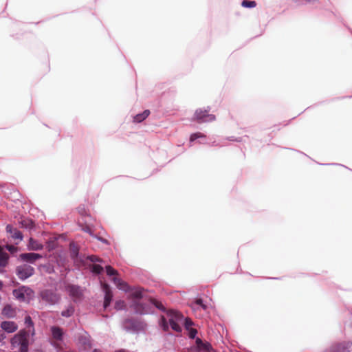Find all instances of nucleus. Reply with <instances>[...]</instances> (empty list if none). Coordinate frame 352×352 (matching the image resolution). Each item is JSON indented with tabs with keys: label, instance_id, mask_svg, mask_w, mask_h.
<instances>
[{
	"label": "nucleus",
	"instance_id": "nucleus-6",
	"mask_svg": "<svg viewBox=\"0 0 352 352\" xmlns=\"http://www.w3.org/2000/svg\"><path fill=\"white\" fill-rule=\"evenodd\" d=\"M144 327L142 322L134 319H126L122 322V328L131 333H137Z\"/></svg>",
	"mask_w": 352,
	"mask_h": 352
},
{
	"label": "nucleus",
	"instance_id": "nucleus-24",
	"mask_svg": "<svg viewBox=\"0 0 352 352\" xmlns=\"http://www.w3.org/2000/svg\"><path fill=\"white\" fill-rule=\"evenodd\" d=\"M198 138H206V135L199 132L195 133L190 135V142H192Z\"/></svg>",
	"mask_w": 352,
	"mask_h": 352
},
{
	"label": "nucleus",
	"instance_id": "nucleus-12",
	"mask_svg": "<svg viewBox=\"0 0 352 352\" xmlns=\"http://www.w3.org/2000/svg\"><path fill=\"white\" fill-rule=\"evenodd\" d=\"M6 230L12 239H17L19 241L23 240V234L17 228H13L12 226L8 224L6 226Z\"/></svg>",
	"mask_w": 352,
	"mask_h": 352
},
{
	"label": "nucleus",
	"instance_id": "nucleus-27",
	"mask_svg": "<svg viewBox=\"0 0 352 352\" xmlns=\"http://www.w3.org/2000/svg\"><path fill=\"white\" fill-rule=\"evenodd\" d=\"M106 272L109 276H115L118 274V272L110 265L106 266Z\"/></svg>",
	"mask_w": 352,
	"mask_h": 352
},
{
	"label": "nucleus",
	"instance_id": "nucleus-8",
	"mask_svg": "<svg viewBox=\"0 0 352 352\" xmlns=\"http://www.w3.org/2000/svg\"><path fill=\"white\" fill-rule=\"evenodd\" d=\"M34 273V269L33 267L28 265H22L18 266L16 269V274L18 278L21 280L32 276Z\"/></svg>",
	"mask_w": 352,
	"mask_h": 352
},
{
	"label": "nucleus",
	"instance_id": "nucleus-41",
	"mask_svg": "<svg viewBox=\"0 0 352 352\" xmlns=\"http://www.w3.org/2000/svg\"><path fill=\"white\" fill-rule=\"evenodd\" d=\"M92 352H102V351L98 349H94Z\"/></svg>",
	"mask_w": 352,
	"mask_h": 352
},
{
	"label": "nucleus",
	"instance_id": "nucleus-32",
	"mask_svg": "<svg viewBox=\"0 0 352 352\" xmlns=\"http://www.w3.org/2000/svg\"><path fill=\"white\" fill-rule=\"evenodd\" d=\"M211 348V345L209 343H204V344L201 345L200 349H203L207 351H209Z\"/></svg>",
	"mask_w": 352,
	"mask_h": 352
},
{
	"label": "nucleus",
	"instance_id": "nucleus-21",
	"mask_svg": "<svg viewBox=\"0 0 352 352\" xmlns=\"http://www.w3.org/2000/svg\"><path fill=\"white\" fill-rule=\"evenodd\" d=\"M74 312V307L70 305L67 306V307L66 308L65 310H63L61 312V316L63 317L68 318V317L72 316L73 315Z\"/></svg>",
	"mask_w": 352,
	"mask_h": 352
},
{
	"label": "nucleus",
	"instance_id": "nucleus-14",
	"mask_svg": "<svg viewBox=\"0 0 352 352\" xmlns=\"http://www.w3.org/2000/svg\"><path fill=\"white\" fill-rule=\"evenodd\" d=\"M1 329L7 333H13L17 329V324L13 321H3L1 324Z\"/></svg>",
	"mask_w": 352,
	"mask_h": 352
},
{
	"label": "nucleus",
	"instance_id": "nucleus-40",
	"mask_svg": "<svg viewBox=\"0 0 352 352\" xmlns=\"http://www.w3.org/2000/svg\"><path fill=\"white\" fill-rule=\"evenodd\" d=\"M3 287V283L0 280V290L2 289Z\"/></svg>",
	"mask_w": 352,
	"mask_h": 352
},
{
	"label": "nucleus",
	"instance_id": "nucleus-9",
	"mask_svg": "<svg viewBox=\"0 0 352 352\" xmlns=\"http://www.w3.org/2000/svg\"><path fill=\"white\" fill-rule=\"evenodd\" d=\"M351 349L352 342L349 341L333 344L324 352H350Z\"/></svg>",
	"mask_w": 352,
	"mask_h": 352
},
{
	"label": "nucleus",
	"instance_id": "nucleus-28",
	"mask_svg": "<svg viewBox=\"0 0 352 352\" xmlns=\"http://www.w3.org/2000/svg\"><path fill=\"white\" fill-rule=\"evenodd\" d=\"M80 342L85 345V348H91V344L89 340L87 337H82L80 338Z\"/></svg>",
	"mask_w": 352,
	"mask_h": 352
},
{
	"label": "nucleus",
	"instance_id": "nucleus-29",
	"mask_svg": "<svg viewBox=\"0 0 352 352\" xmlns=\"http://www.w3.org/2000/svg\"><path fill=\"white\" fill-rule=\"evenodd\" d=\"M189 331L188 336L191 339H194L197 333V331L195 329H188Z\"/></svg>",
	"mask_w": 352,
	"mask_h": 352
},
{
	"label": "nucleus",
	"instance_id": "nucleus-1",
	"mask_svg": "<svg viewBox=\"0 0 352 352\" xmlns=\"http://www.w3.org/2000/svg\"><path fill=\"white\" fill-rule=\"evenodd\" d=\"M184 322L185 328L186 329H191L192 326V321L184 316L177 311L169 310L165 316H162L160 320V325L164 331H168L169 327L176 332H181L182 330V324Z\"/></svg>",
	"mask_w": 352,
	"mask_h": 352
},
{
	"label": "nucleus",
	"instance_id": "nucleus-31",
	"mask_svg": "<svg viewBox=\"0 0 352 352\" xmlns=\"http://www.w3.org/2000/svg\"><path fill=\"white\" fill-rule=\"evenodd\" d=\"M88 258L89 261H91V262H100V259L97 257L96 256H94V255H91V256H88Z\"/></svg>",
	"mask_w": 352,
	"mask_h": 352
},
{
	"label": "nucleus",
	"instance_id": "nucleus-15",
	"mask_svg": "<svg viewBox=\"0 0 352 352\" xmlns=\"http://www.w3.org/2000/svg\"><path fill=\"white\" fill-rule=\"evenodd\" d=\"M43 245L41 243H40L38 241L34 239L33 238H30L28 244V249L29 250L38 251L43 250Z\"/></svg>",
	"mask_w": 352,
	"mask_h": 352
},
{
	"label": "nucleus",
	"instance_id": "nucleus-20",
	"mask_svg": "<svg viewBox=\"0 0 352 352\" xmlns=\"http://www.w3.org/2000/svg\"><path fill=\"white\" fill-rule=\"evenodd\" d=\"M193 309H198L201 308L204 310H207L208 306L204 303L201 299H197L192 306Z\"/></svg>",
	"mask_w": 352,
	"mask_h": 352
},
{
	"label": "nucleus",
	"instance_id": "nucleus-10",
	"mask_svg": "<svg viewBox=\"0 0 352 352\" xmlns=\"http://www.w3.org/2000/svg\"><path fill=\"white\" fill-rule=\"evenodd\" d=\"M41 298L45 302L54 305L60 300V296L52 290L45 289L41 293Z\"/></svg>",
	"mask_w": 352,
	"mask_h": 352
},
{
	"label": "nucleus",
	"instance_id": "nucleus-16",
	"mask_svg": "<svg viewBox=\"0 0 352 352\" xmlns=\"http://www.w3.org/2000/svg\"><path fill=\"white\" fill-rule=\"evenodd\" d=\"M112 281L114 283V284L119 289L125 292H126L129 289L128 285L125 282L122 281L120 278L114 276L112 278Z\"/></svg>",
	"mask_w": 352,
	"mask_h": 352
},
{
	"label": "nucleus",
	"instance_id": "nucleus-33",
	"mask_svg": "<svg viewBox=\"0 0 352 352\" xmlns=\"http://www.w3.org/2000/svg\"><path fill=\"white\" fill-rule=\"evenodd\" d=\"M196 344H197V346L200 349L201 345L204 344V342H202V340L200 338H197L196 339Z\"/></svg>",
	"mask_w": 352,
	"mask_h": 352
},
{
	"label": "nucleus",
	"instance_id": "nucleus-37",
	"mask_svg": "<svg viewBox=\"0 0 352 352\" xmlns=\"http://www.w3.org/2000/svg\"><path fill=\"white\" fill-rule=\"evenodd\" d=\"M98 239L100 241H101L102 243H107V241L104 239H102V238H98Z\"/></svg>",
	"mask_w": 352,
	"mask_h": 352
},
{
	"label": "nucleus",
	"instance_id": "nucleus-18",
	"mask_svg": "<svg viewBox=\"0 0 352 352\" xmlns=\"http://www.w3.org/2000/svg\"><path fill=\"white\" fill-rule=\"evenodd\" d=\"M150 114L149 110H145L142 113H138L133 117V122L140 123L144 120Z\"/></svg>",
	"mask_w": 352,
	"mask_h": 352
},
{
	"label": "nucleus",
	"instance_id": "nucleus-26",
	"mask_svg": "<svg viewBox=\"0 0 352 352\" xmlns=\"http://www.w3.org/2000/svg\"><path fill=\"white\" fill-rule=\"evenodd\" d=\"M125 308V302L124 300H119L115 303V309L117 310H122Z\"/></svg>",
	"mask_w": 352,
	"mask_h": 352
},
{
	"label": "nucleus",
	"instance_id": "nucleus-3",
	"mask_svg": "<svg viewBox=\"0 0 352 352\" xmlns=\"http://www.w3.org/2000/svg\"><path fill=\"white\" fill-rule=\"evenodd\" d=\"M12 346L19 348V352H28L29 341L25 333H19L15 335L11 340Z\"/></svg>",
	"mask_w": 352,
	"mask_h": 352
},
{
	"label": "nucleus",
	"instance_id": "nucleus-2",
	"mask_svg": "<svg viewBox=\"0 0 352 352\" xmlns=\"http://www.w3.org/2000/svg\"><path fill=\"white\" fill-rule=\"evenodd\" d=\"M134 299L131 303V307L134 311L140 315L148 314L151 313V305L140 301L142 296V292L140 290H136L133 294Z\"/></svg>",
	"mask_w": 352,
	"mask_h": 352
},
{
	"label": "nucleus",
	"instance_id": "nucleus-39",
	"mask_svg": "<svg viewBox=\"0 0 352 352\" xmlns=\"http://www.w3.org/2000/svg\"><path fill=\"white\" fill-rule=\"evenodd\" d=\"M7 249L9 251H12L13 249H14V248L13 246H7Z\"/></svg>",
	"mask_w": 352,
	"mask_h": 352
},
{
	"label": "nucleus",
	"instance_id": "nucleus-38",
	"mask_svg": "<svg viewBox=\"0 0 352 352\" xmlns=\"http://www.w3.org/2000/svg\"><path fill=\"white\" fill-rule=\"evenodd\" d=\"M156 307L160 309L164 310V308L162 305H157Z\"/></svg>",
	"mask_w": 352,
	"mask_h": 352
},
{
	"label": "nucleus",
	"instance_id": "nucleus-36",
	"mask_svg": "<svg viewBox=\"0 0 352 352\" xmlns=\"http://www.w3.org/2000/svg\"><path fill=\"white\" fill-rule=\"evenodd\" d=\"M115 352H129V351H127L126 349H119V350H116Z\"/></svg>",
	"mask_w": 352,
	"mask_h": 352
},
{
	"label": "nucleus",
	"instance_id": "nucleus-4",
	"mask_svg": "<svg viewBox=\"0 0 352 352\" xmlns=\"http://www.w3.org/2000/svg\"><path fill=\"white\" fill-rule=\"evenodd\" d=\"M34 291L27 286H21L13 290L14 296L21 302H29L34 296Z\"/></svg>",
	"mask_w": 352,
	"mask_h": 352
},
{
	"label": "nucleus",
	"instance_id": "nucleus-17",
	"mask_svg": "<svg viewBox=\"0 0 352 352\" xmlns=\"http://www.w3.org/2000/svg\"><path fill=\"white\" fill-rule=\"evenodd\" d=\"M51 332L54 339L61 340L63 338V331L60 327H52L51 328Z\"/></svg>",
	"mask_w": 352,
	"mask_h": 352
},
{
	"label": "nucleus",
	"instance_id": "nucleus-11",
	"mask_svg": "<svg viewBox=\"0 0 352 352\" xmlns=\"http://www.w3.org/2000/svg\"><path fill=\"white\" fill-rule=\"evenodd\" d=\"M19 257L22 261L33 264L35 261L41 258L43 256L41 254L31 252L21 254Z\"/></svg>",
	"mask_w": 352,
	"mask_h": 352
},
{
	"label": "nucleus",
	"instance_id": "nucleus-22",
	"mask_svg": "<svg viewBox=\"0 0 352 352\" xmlns=\"http://www.w3.org/2000/svg\"><path fill=\"white\" fill-rule=\"evenodd\" d=\"M241 6L247 8H252L256 7V3L254 1L243 0L241 2Z\"/></svg>",
	"mask_w": 352,
	"mask_h": 352
},
{
	"label": "nucleus",
	"instance_id": "nucleus-34",
	"mask_svg": "<svg viewBox=\"0 0 352 352\" xmlns=\"http://www.w3.org/2000/svg\"><path fill=\"white\" fill-rule=\"evenodd\" d=\"M6 338L5 331L2 329L0 330V342Z\"/></svg>",
	"mask_w": 352,
	"mask_h": 352
},
{
	"label": "nucleus",
	"instance_id": "nucleus-19",
	"mask_svg": "<svg viewBox=\"0 0 352 352\" xmlns=\"http://www.w3.org/2000/svg\"><path fill=\"white\" fill-rule=\"evenodd\" d=\"M20 224L22 228L25 229L31 230L34 228V222L31 219H23L20 221Z\"/></svg>",
	"mask_w": 352,
	"mask_h": 352
},
{
	"label": "nucleus",
	"instance_id": "nucleus-13",
	"mask_svg": "<svg viewBox=\"0 0 352 352\" xmlns=\"http://www.w3.org/2000/svg\"><path fill=\"white\" fill-rule=\"evenodd\" d=\"M1 314L6 318H13L16 315V309L11 305L8 304L3 308Z\"/></svg>",
	"mask_w": 352,
	"mask_h": 352
},
{
	"label": "nucleus",
	"instance_id": "nucleus-23",
	"mask_svg": "<svg viewBox=\"0 0 352 352\" xmlns=\"http://www.w3.org/2000/svg\"><path fill=\"white\" fill-rule=\"evenodd\" d=\"M113 295L111 292H107L104 296V307L107 308L111 303Z\"/></svg>",
	"mask_w": 352,
	"mask_h": 352
},
{
	"label": "nucleus",
	"instance_id": "nucleus-30",
	"mask_svg": "<svg viewBox=\"0 0 352 352\" xmlns=\"http://www.w3.org/2000/svg\"><path fill=\"white\" fill-rule=\"evenodd\" d=\"M25 324L28 327H33V322L32 320V318L30 316H27L25 318Z\"/></svg>",
	"mask_w": 352,
	"mask_h": 352
},
{
	"label": "nucleus",
	"instance_id": "nucleus-5",
	"mask_svg": "<svg viewBox=\"0 0 352 352\" xmlns=\"http://www.w3.org/2000/svg\"><path fill=\"white\" fill-rule=\"evenodd\" d=\"M66 292L75 302H80L83 298L84 290L78 285L69 284L66 286Z\"/></svg>",
	"mask_w": 352,
	"mask_h": 352
},
{
	"label": "nucleus",
	"instance_id": "nucleus-35",
	"mask_svg": "<svg viewBox=\"0 0 352 352\" xmlns=\"http://www.w3.org/2000/svg\"><path fill=\"white\" fill-rule=\"evenodd\" d=\"M227 140H230V141H236V142L240 141L239 139L234 138V137H233V136L227 138Z\"/></svg>",
	"mask_w": 352,
	"mask_h": 352
},
{
	"label": "nucleus",
	"instance_id": "nucleus-25",
	"mask_svg": "<svg viewBox=\"0 0 352 352\" xmlns=\"http://www.w3.org/2000/svg\"><path fill=\"white\" fill-rule=\"evenodd\" d=\"M103 271V267L98 264H94L91 267V272L94 274H99Z\"/></svg>",
	"mask_w": 352,
	"mask_h": 352
},
{
	"label": "nucleus",
	"instance_id": "nucleus-7",
	"mask_svg": "<svg viewBox=\"0 0 352 352\" xmlns=\"http://www.w3.org/2000/svg\"><path fill=\"white\" fill-rule=\"evenodd\" d=\"M209 109H197L195 112L194 119L199 123L210 122L215 120V116L208 113Z\"/></svg>",
	"mask_w": 352,
	"mask_h": 352
}]
</instances>
